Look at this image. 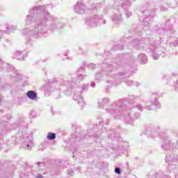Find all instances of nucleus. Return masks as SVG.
<instances>
[{"label": "nucleus", "mask_w": 178, "mask_h": 178, "mask_svg": "<svg viewBox=\"0 0 178 178\" xmlns=\"http://www.w3.org/2000/svg\"><path fill=\"white\" fill-rule=\"evenodd\" d=\"M26 95L30 99H32L33 101L37 99V93L33 90L28 91Z\"/></svg>", "instance_id": "nucleus-1"}, {"label": "nucleus", "mask_w": 178, "mask_h": 178, "mask_svg": "<svg viewBox=\"0 0 178 178\" xmlns=\"http://www.w3.org/2000/svg\"><path fill=\"white\" fill-rule=\"evenodd\" d=\"M47 140H55L56 138V134L55 133L49 132L47 136Z\"/></svg>", "instance_id": "nucleus-2"}, {"label": "nucleus", "mask_w": 178, "mask_h": 178, "mask_svg": "<svg viewBox=\"0 0 178 178\" xmlns=\"http://www.w3.org/2000/svg\"><path fill=\"white\" fill-rule=\"evenodd\" d=\"M115 173H117L118 175H120L121 172H120V168H117L115 169Z\"/></svg>", "instance_id": "nucleus-3"}, {"label": "nucleus", "mask_w": 178, "mask_h": 178, "mask_svg": "<svg viewBox=\"0 0 178 178\" xmlns=\"http://www.w3.org/2000/svg\"><path fill=\"white\" fill-rule=\"evenodd\" d=\"M38 178H42V176H41V175H40V176H39V177H38Z\"/></svg>", "instance_id": "nucleus-4"}]
</instances>
